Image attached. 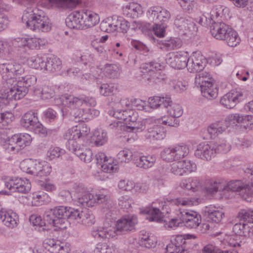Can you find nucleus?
<instances>
[{
    "label": "nucleus",
    "mask_w": 253,
    "mask_h": 253,
    "mask_svg": "<svg viewBox=\"0 0 253 253\" xmlns=\"http://www.w3.org/2000/svg\"><path fill=\"white\" fill-rule=\"evenodd\" d=\"M0 72L2 76L1 87L8 88L10 95L14 100H19L24 97L28 92V88L37 82V77L28 75L19 78L17 81L14 76L21 75L24 72V68L19 63L7 61L0 64Z\"/></svg>",
    "instance_id": "1"
},
{
    "label": "nucleus",
    "mask_w": 253,
    "mask_h": 253,
    "mask_svg": "<svg viewBox=\"0 0 253 253\" xmlns=\"http://www.w3.org/2000/svg\"><path fill=\"white\" fill-rule=\"evenodd\" d=\"M22 20L26 27L33 31L48 32L51 29V23L48 17L35 5L28 7L25 10Z\"/></svg>",
    "instance_id": "2"
},
{
    "label": "nucleus",
    "mask_w": 253,
    "mask_h": 253,
    "mask_svg": "<svg viewBox=\"0 0 253 253\" xmlns=\"http://www.w3.org/2000/svg\"><path fill=\"white\" fill-rule=\"evenodd\" d=\"M245 172L252 180L251 182H244L241 180H233L228 182L224 180V191L239 192V195L246 201H251L253 195V166L246 169Z\"/></svg>",
    "instance_id": "3"
},
{
    "label": "nucleus",
    "mask_w": 253,
    "mask_h": 253,
    "mask_svg": "<svg viewBox=\"0 0 253 253\" xmlns=\"http://www.w3.org/2000/svg\"><path fill=\"white\" fill-rule=\"evenodd\" d=\"M210 32L214 38L225 41L229 46L234 47L240 43L237 33L223 22L212 23Z\"/></svg>",
    "instance_id": "4"
},
{
    "label": "nucleus",
    "mask_w": 253,
    "mask_h": 253,
    "mask_svg": "<svg viewBox=\"0 0 253 253\" xmlns=\"http://www.w3.org/2000/svg\"><path fill=\"white\" fill-rule=\"evenodd\" d=\"M79 203L84 206L93 207L96 204H102L106 203L107 207L103 208V211L105 216L107 219H111L113 214L112 207L111 206L112 202L108 200L107 195L103 194H98L94 195L88 192L84 191L83 195H78Z\"/></svg>",
    "instance_id": "5"
},
{
    "label": "nucleus",
    "mask_w": 253,
    "mask_h": 253,
    "mask_svg": "<svg viewBox=\"0 0 253 253\" xmlns=\"http://www.w3.org/2000/svg\"><path fill=\"white\" fill-rule=\"evenodd\" d=\"M143 212L149 215L147 218L149 221L158 223L164 222L166 228L176 227L182 226L183 224V220L180 216V209L176 211L175 216L171 218L169 222L164 220V212L161 211L159 209L153 206L146 207Z\"/></svg>",
    "instance_id": "6"
},
{
    "label": "nucleus",
    "mask_w": 253,
    "mask_h": 253,
    "mask_svg": "<svg viewBox=\"0 0 253 253\" xmlns=\"http://www.w3.org/2000/svg\"><path fill=\"white\" fill-rule=\"evenodd\" d=\"M20 123L23 127L42 137H45L49 132L39 122L37 114L34 111H30L25 113L21 119Z\"/></svg>",
    "instance_id": "7"
},
{
    "label": "nucleus",
    "mask_w": 253,
    "mask_h": 253,
    "mask_svg": "<svg viewBox=\"0 0 253 253\" xmlns=\"http://www.w3.org/2000/svg\"><path fill=\"white\" fill-rule=\"evenodd\" d=\"M162 68L163 66L160 63L153 61L142 64L140 69L143 73L148 74L144 78L149 84H153L162 83L166 80L167 76L160 71Z\"/></svg>",
    "instance_id": "8"
},
{
    "label": "nucleus",
    "mask_w": 253,
    "mask_h": 253,
    "mask_svg": "<svg viewBox=\"0 0 253 253\" xmlns=\"http://www.w3.org/2000/svg\"><path fill=\"white\" fill-rule=\"evenodd\" d=\"M32 139L31 135L28 133L15 134L5 142V147L9 152H17L29 145Z\"/></svg>",
    "instance_id": "9"
},
{
    "label": "nucleus",
    "mask_w": 253,
    "mask_h": 253,
    "mask_svg": "<svg viewBox=\"0 0 253 253\" xmlns=\"http://www.w3.org/2000/svg\"><path fill=\"white\" fill-rule=\"evenodd\" d=\"M248 95L247 91L240 88L231 90L220 99V104L225 108L231 109Z\"/></svg>",
    "instance_id": "10"
},
{
    "label": "nucleus",
    "mask_w": 253,
    "mask_h": 253,
    "mask_svg": "<svg viewBox=\"0 0 253 253\" xmlns=\"http://www.w3.org/2000/svg\"><path fill=\"white\" fill-rule=\"evenodd\" d=\"M4 185L11 192L27 193L31 188L29 180H23L18 177L7 178L4 181Z\"/></svg>",
    "instance_id": "11"
},
{
    "label": "nucleus",
    "mask_w": 253,
    "mask_h": 253,
    "mask_svg": "<svg viewBox=\"0 0 253 253\" xmlns=\"http://www.w3.org/2000/svg\"><path fill=\"white\" fill-rule=\"evenodd\" d=\"M188 53L183 51L168 53L166 58V63L173 69L180 70L186 67Z\"/></svg>",
    "instance_id": "12"
},
{
    "label": "nucleus",
    "mask_w": 253,
    "mask_h": 253,
    "mask_svg": "<svg viewBox=\"0 0 253 253\" xmlns=\"http://www.w3.org/2000/svg\"><path fill=\"white\" fill-rule=\"evenodd\" d=\"M138 223L137 217L135 215H125L117 221L115 227L119 235L125 234L135 230Z\"/></svg>",
    "instance_id": "13"
},
{
    "label": "nucleus",
    "mask_w": 253,
    "mask_h": 253,
    "mask_svg": "<svg viewBox=\"0 0 253 253\" xmlns=\"http://www.w3.org/2000/svg\"><path fill=\"white\" fill-rule=\"evenodd\" d=\"M148 18L155 23L167 24L171 15L170 12L161 6H154L150 7L147 12Z\"/></svg>",
    "instance_id": "14"
},
{
    "label": "nucleus",
    "mask_w": 253,
    "mask_h": 253,
    "mask_svg": "<svg viewBox=\"0 0 253 253\" xmlns=\"http://www.w3.org/2000/svg\"><path fill=\"white\" fill-rule=\"evenodd\" d=\"M174 25L182 35H194L198 30L195 23L191 19L180 15L176 16L174 20Z\"/></svg>",
    "instance_id": "15"
},
{
    "label": "nucleus",
    "mask_w": 253,
    "mask_h": 253,
    "mask_svg": "<svg viewBox=\"0 0 253 253\" xmlns=\"http://www.w3.org/2000/svg\"><path fill=\"white\" fill-rule=\"evenodd\" d=\"M66 147L69 151L74 153L82 161L86 163L91 161L92 152L89 148L78 145V141L70 140L66 143Z\"/></svg>",
    "instance_id": "16"
},
{
    "label": "nucleus",
    "mask_w": 253,
    "mask_h": 253,
    "mask_svg": "<svg viewBox=\"0 0 253 253\" xmlns=\"http://www.w3.org/2000/svg\"><path fill=\"white\" fill-rule=\"evenodd\" d=\"M188 242L182 235L173 237L167 246L165 253H189L187 247Z\"/></svg>",
    "instance_id": "17"
},
{
    "label": "nucleus",
    "mask_w": 253,
    "mask_h": 253,
    "mask_svg": "<svg viewBox=\"0 0 253 253\" xmlns=\"http://www.w3.org/2000/svg\"><path fill=\"white\" fill-rule=\"evenodd\" d=\"M90 132L89 128L85 124H83L79 126H76L69 129L64 134V138L67 140V142L70 140L73 141H80L84 140Z\"/></svg>",
    "instance_id": "18"
},
{
    "label": "nucleus",
    "mask_w": 253,
    "mask_h": 253,
    "mask_svg": "<svg viewBox=\"0 0 253 253\" xmlns=\"http://www.w3.org/2000/svg\"><path fill=\"white\" fill-rule=\"evenodd\" d=\"M181 218L183 224L188 228L196 229L202 221L201 215L192 210H182L180 209Z\"/></svg>",
    "instance_id": "19"
},
{
    "label": "nucleus",
    "mask_w": 253,
    "mask_h": 253,
    "mask_svg": "<svg viewBox=\"0 0 253 253\" xmlns=\"http://www.w3.org/2000/svg\"><path fill=\"white\" fill-rule=\"evenodd\" d=\"M206 58L199 53H195L190 57L188 56L186 67L190 72L201 71L206 66Z\"/></svg>",
    "instance_id": "20"
},
{
    "label": "nucleus",
    "mask_w": 253,
    "mask_h": 253,
    "mask_svg": "<svg viewBox=\"0 0 253 253\" xmlns=\"http://www.w3.org/2000/svg\"><path fill=\"white\" fill-rule=\"evenodd\" d=\"M143 136L149 142L161 140L166 137V131L161 125H154L144 131Z\"/></svg>",
    "instance_id": "21"
},
{
    "label": "nucleus",
    "mask_w": 253,
    "mask_h": 253,
    "mask_svg": "<svg viewBox=\"0 0 253 253\" xmlns=\"http://www.w3.org/2000/svg\"><path fill=\"white\" fill-rule=\"evenodd\" d=\"M216 154L212 143L207 144L203 142L199 144L195 152L196 157L206 161L211 160Z\"/></svg>",
    "instance_id": "22"
},
{
    "label": "nucleus",
    "mask_w": 253,
    "mask_h": 253,
    "mask_svg": "<svg viewBox=\"0 0 253 253\" xmlns=\"http://www.w3.org/2000/svg\"><path fill=\"white\" fill-rule=\"evenodd\" d=\"M91 235L98 240L115 239L119 235L114 226L100 227L92 231Z\"/></svg>",
    "instance_id": "23"
},
{
    "label": "nucleus",
    "mask_w": 253,
    "mask_h": 253,
    "mask_svg": "<svg viewBox=\"0 0 253 253\" xmlns=\"http://www.w3.org/2000/svg\"><path fill=\"white\" fill-rule=\"evenodd\" d=\"M44 247L52 253H68L69 246L64 243L54 239H46L43 243Z\"/></svg>",
    "instance_id": "24"
},
{
    "label": "nucleus",
    "mask_w": 253,
    "mask_h": 253,
    "mask_svg": "<svg viewBox=\"0 0 253 253\" xmlns=\"http://www.w3.org/2000/svg\"><path fill=\"white\" fill-rule=\"evenodd\" d=\"M83 28L92 27L99 22V16L95 12L88 9L81 10Z\"/></svg>",
    "instance_id": "25"
},
{
    "label": "nucleus",
    "mask_w": 253,
    "mask_h": 253,
    "mask_svg": "<svg viewBox=\"0 0 253 253\" xmlns=\"http://www.w3.org/2000/svg\"><path fill=\"white\" fill-rule=\"evenodd\" d=\"M18 219L17 214L13 211L4 209L0 210V219L5 226L13 228L16 226Z\"/></svg>",
    "instance_id": "26"
},
{
    "label": "nucleus",
    "mask_w": 253,
    "mask_h": 253,
    "mask_svg": "<svg viewBox=\"0 0 253 253\" xmlns=\"http://www.w3.org/2000/svg\"><path fill=\"white\" fill-rule=\"evenodd\" d=\"M228 124L226 120H222L210 125L207 128V132L211 139H214L227 128Z\"/></svg>",
    "instance_id": "27"
},
{
    "label": "nucleus",
    "mask_w": 253,
    "mask_h": 253,
    "mask_svg": "<svg viewBox=\"0 0 253 253\" xmlns=\"http://www.w3.org/2000/svg\"><path fill=\"white\" fill-rule=\"evenodd\" d=\"M81 11H75L71 13L66 19V25L71 29H82V22Z\"/></svg>",
    "instance_id": "28"
},
{
    "label": "nucleus",
    "mask_w": 253,
    "mask_h": 253,
    "mask_svg": "<svg viewBox=\"0 0 253 253\" xmlns=\"http://www.w3.org/2000/svg\"><path fill=\"white\" fill-rule=\"evenodd\" d=\"M123 12L127 17L136 18L140 16L143 11L141 5L139 3L130 2L123 7Z\"/></svg>",
    "instance_id": "29"
},
{
    "label": "nucleus",
    "mask_w": 253,
    "mask_h": 253,
    "mask_svg": "<svg viewBox=\"0 0 253 253\" xmlns=\"http://www.w3.org/2000/svg\"><path fill=\"white\" fill-rule=\"evenodd\" d=\"M149 109H156L158 107H167L170 103V97L166 95L165 97L153 96L149 98Z\"/></svg>",
    "instance_id": "30"
},
{
    "label": "nucleus",
    "mask_w": 253,
    "mask_h": 253,
    "mask_svg": "<svg viewBox=\"0 0 253 253\" xmlns=\"http://www.w3.org/2000/svg\"><path fill=\"white\" fill-rule=\"evenodd\" d=\"M156 161L155 155L142 156L135 160V164L137 167L143 169H148L152 167Z\"/></svg>",
    "instance_id": "31"
},
{
    "label": "nucleus",
    "mask_w": 253,
    "mask_h": 253,
    "mask_svg": "<svg viewBox=\"0 0 253 253\" xmlns=\"http://www.w3.org/2000/svg\"><path fill=\"white\" fill-rule=\"evenodd\" d=\"M119 24V19L115 17H110L103 20L100 24V28L101 31L113 33L117 31V24Z\"/></svg>",
    "instance_id": "32"
},
{
    "label": "nucleus",
    "mask_w": 253,
    "mask_h": 253,
    "mask_svg": "<svg viewBox=\"0 0 253 253\" xmlns=\"http://www.w3.org/2000/svg\"><path fill=\"white\" fill-rule=\"evenodd\" d=\"M213 83V79L211 74L206 71H199L195 78V84L196 86L202 88V85L206 86Z\"/></svg>",
    "instance_id": "33"
},
{
    "label": "nucleus",
    "mask_w": 253,
    "mask_h": 253,
    "mask_svg": "<svg viewBox=\"0 0 253 253\" xmlns=\"http://www.w3.org/2000/svg\"><path fill=\"white\" fill-rule=\"evenodd\" d=\"M201 182L200 179L198 177H189L183 179L180 183L181 188L192 192L198 190L201 186Z\"/></svg>",
    "instance_id": "34"
},
{
    "label": "nucleus",
    "mask_w": 253,
    "mask_h": 253,
    "mask_svg": "<svg viewBox=\"0 0 253 253\" xmlns=\"http://www.w3.org/2000/svg\"><path fill=\"white\" fill-rule=\"evenodd\" d=\"M223 183L224 180L210 179L205 187V190L207 193L210 194H213L217 191H223L225 190V187Z\"/></svg>",
    "instance_id": "35"
},
{
    "label": "nucleus",
    "mask_w": 253,
    "mask_h": 253,
    "mask_svg": "<svg viewBox=\"0 0 253 253\" xmlns=\"http://www.w3.org/2000/svg\"><path fill=\"white\" fill-rule=\"evenodd\" d=\"M44 70L50 72H56L60 70L62 63L60 59L56 57L51 56L45 60Z\"/></svg>",
    "instance_id": "36"
},
{
    "label": "nucleus",
    "mask_w": 253,
    "mask_h": 253,
    "mask_svg": "<svg viewBox=\"0 0 253 253\" xmlns=\"http://www.w3.org/2000/svg\"><path fill=\"white\" fill-rule=\"evenodd\" d=\"M62 103L71 110L81 106L80 98L71 95L65 94L62 97Z\"/></svg>",
    "instance_id": "37"
},
{
    "label": "nucleus",
    "mask_w": 253,
    "mask_h": 253,
    "mask_svg": "<svg viewBox=\"0 0 253 253\" xmlns=\"http://www.w3.org/2000/svg\"><path fill=\"white\" fill-rule=\"evenodd\" d=\"M91 139L96 146H102L107 142V132L101 129H97L94 131Z\"/></svg>",
    "instance_id": "38"
},
{
    "label": "nucleus",
    "mask_w": 253,
    "mask_h": 253,
    "mask_svg": "<svg viewBox=\"0 0 253 253\" xmlns=\"http://www.w3.org/2000/svg\"><path fill=\"white\" fill-rule=\"evenodd\" d=\"M201 91L203 96L209 99L215 98L217 95L218 90L213 83L206 86L203 85Z\"/></svg>",
    "instance_id": "39"
},
{
    "label": "nucleus",
    "mask_w": 253,
    "mask_h": 253,
    "mask_svg": "<svg viewBox=\"0 0 253 253\" xmlns=\"http://www.w3.org/2000/svg\"><path fill=\"white\" fill-rule=\"evenodd\" d=\"M57 219H60L59 225L60 227L66 226L67 223V210L68 207L59 206L53 209Z\"/></svg>",
    "instance_id": "40"
},
{
    "label": "nucleus",
    "mask_w": 253,
    "mask_h": 253,
    "mask_svg": "<svg viewBox=\"0 0 253 253\" xmlns=\"http://www.w3.org/2000/svg\"><path fill=\"white\" fill-rule=\"evenodd\" d=\"M56 218H57V216L55 215L53 209L46 211L44 214L43 220L45 222H46L47 224L57 227L59 228H66V226L60 227L59 224L60 221V220H59V219Z\"/></svg>",
    "instance_id": "41"
},
{
    "label": "nucleus",
    "mask_w": 253,
    "mask_h": 253,
    "mask_svg": "<svg viewBox=\"0 0 253 253\" xmlns=\"http://www.w3.org/2000/svg\"><path fill=\"white\" fill-rule=\"evenodd\" d=\"M56 218H57V216L55 215L53 209L46 211L44 214L43 220L45 222H46L47 224L57 227L59 228H66V226L60 227L59 224L60 221V220H59V219Z\"/></svg>",
    "instance_id": "42"
},
{
    "label": "nucleus",
    "mask_w": 253,
    "mask_h": 253,
    "mask_svg": "<svg viewBox=\"0 0 253 253\" xmlns=\"http://www.w3.org/2000/svg\"><path fill=\"white\" fill-rule=\"evenodd\" d=\"M34 92L37 95H40L41 98L43 100H49L55 95L54 90L48 85L43 86L41 90L36 89L34 90Z\"/></svg>",
    "instance_id": "43"
},
{
    "label": "nucleus",
    "mask_w": 253,
    "mask_h": 253,
    "mask_svg": "<svg viewBox=\"0 0 253 253\" xmlns=\"http://www.w3.org/2000/svg\"><path fill=\"white\" fill-rule=\"evenodd\" d=\"M216 154L226 153L230 151V145L224 139H219L212 143Z\"/></svg>",
    "instance_id": "44"
},
{
    "label": "nucleus",
    "mask_w": 253,
    "mask_h": 253,
    "mask_svg": "<svg viewBox=\"0 0 253 253\" xmlns=\"http://www.w3.org/2000/svg\"><path fill=\"white\" fill-rule=\"evenodd\" d=\"M207 217L213 222L218 223L221 221L224 213L221 210L208 209L206 211Z\"/></svg>",
    "instance_id": "45"
},
{
    "label": "nucleus",
    "mask_w": 253,
    "mask_h": 253,
    "mask_svg": "<svg viewBox=\"0 0 253 253\" xmlns=\"http://www.w3.org/2000/svg\"><path fill=\"white\" fill-rule=\"evenodd\" d=\"M169 206L180 205L184 206H191L195 205L197 201L194 198H179L175 199H171L168 202Z\"/></svg>",
    "instance_id": "46"
},
{
    "label": "nucleus",
    "mask_w": 253,
    "mask_h": 253,
    "mask_svg": "<svg viewBox=\"0 0 253 253\" xmlns=\"http://www.w3.org/2000/svg\"><path fill=\"white\" fill-rule=\"evenodd\" d=\"M203 253H238L237 250H222L213 243H209L203 248Z\"/></svg>",
    "instance_id": "47"
},
{
    "label": "nucleus",
    "mask_w": 253,
    "mask_h": 253,
    "mask_svg": "<svg viewBox=\"0 0 253 253\" xmlns=\"http://www.w3.org/2000/svg\"><path fill=\"white\" fill-rule=\"evenodd\" d=\"M65 153V151L58 147H50L47 150L46 154V159L51 161L58 158Z\"/></svg>",
    "instance_id": "48"
},
{
    "label": "nucleus",
    "mask_w": 253,
    "mask_h": 253,
    "mask_svg": "<svg viewBox=\"0 0 253 253\" xmlns=\"http://www.w3.org/2000/svg\"><path fill=\"white\" fill-rule=\"evenodd\" d=\"M167 109V112L170 116H173L177 118L180 117L183 114V110L179 104L172 103L170 99V103L167 107H165Z\"/></svg>",
    "instance_id": "49"
},
{
    "label": "nucleus",
    "mask_w": 253,
    "mask_h": 253,
    "mask_svg": "<svg viewBox=\"0 0 253 253\" xmlns=\"http://www.w3.org/2000/svg\"><path fill=\"white\" fill-rule=\"evenodd\" d=\"M161 158L167 162H172L176 161L174 148L169 147L163 149L161 152Z\"/></svg>",
    "instance_id": "50"
},
{
    "label": "nucleus",
    "mask_w": 253,
    "mask_h": 253,
    "mask_svg": "<svg viewBox=\"0 0 253 253\" xmlns=\"http://www.w3.org/2000/svg\"><path fill=\"white\" fill-rule=\"evenodd\" d=\"M181 46V43L179 39H170L168 41H165L162 43L161 48L167 50H173L178 48Z\"/></svg>",
    "instance_id": "51"
},
{
    "label": "nucleus",
    "mask_w": 253,
    "mask_h": 253,
    "mask_svg": "<svg viewBox=\"0 0 253 253\" xmlns=\"http://www.w3.org/2000/svg\"><path fill=\"white\" fill-rule=\"evenodd\" d=\"M173 148L176 161L185 157L189 153V147L185 144L177 145Z\"/></svg>",
    "instance_id": "52"
},
{
    "label": "nucleus",
    "mask_w": 253,
    "mask_h": 253,
    "mask_svg": "<svg viewBox=\"0 0 253 253\" xmlns=\"http://www.w3.org/2000/svg\"><path fill=\"white\" fill-rule=\"evenodd\" d=\"M94 253H115L113 245L106 243H99L94 250Z\"/></svg>",
    "instance_id": "53"
},
{
    "label": "nucleus",
    "mask_w": 253,
    "mask_h": 253,
    "mask_svg": "<svg viewBox=\"0 0 253 253\" xmlns=\"http://www.w3.org/2000/svg\"><path fill=\"white\" fill-rule=\"evenodd\" d=\"M119 68L116 64H107L104 68L105 75L109 78H115L119 75Z\"/></svg>",
    "instance_id": "54"
},
{
    "label": "nucleus",
    "mask_w": 253,
    "mask_h": 253,
    "mask_svg": "<svg viewBox=\"0 0 253 253\" xmlns=\"http://www.w3.org/2000/svg\"><path fill=\"white\" fill-rule=\"evenodd\" d=\"M29 65L36 69L44 70L45 59L39 56L31 57L28 61Z\"/></svg>",
    "instance_id": "55"
},
{
    "label": "nucleus",
    "mask_w": 253,
    "mask_h": 253,
    "mask_svg": "<svg viewBox=\"0 0 253 253\" xmlns=\"http://www.w3.org/2000/svg\"><path fill=\"white\" fill-rule=\"evenodd\" d=\"M70 114L74 118L75 122H84L86 121V115L85 110L84 109H79L76 108L70 112Z\"/></svg>",
    "instance_id": "56"
},
{
    "label": "nucleus",
    "mask_w": 253,
    "mask_h": 253,
    "mask_svg": "<svg viewBox=\"0 0 253 253\" xmlns=\"http://www.w3.org/2000/svg\"><path fill=\"white\" fill-rule=\"evenodd\" d=\"M38 39L36 38H18L17 42L21 43V45L28 46L31 49H34L38 46ZM18 46H20L19 45Z\"/></svg>",
    "instance_id": "57"
},
{
    "label": "nucleus",
    "mask_w": 253,
    "mask_h": 253,
    "mask_svg": "<svg viewBox=\"0 0 253 253\" xmlns=\"http://www.w3.org/2000/svg\"><path fill=\"white\" fill-rule=\"evenodd\" d=\"M101 168L103 171L107 173L116 172L119 169L118 165L114 163L113 160L111 158H109L108 160H106V163H104Z\"/></svg>",
    "instance_id": "58"
},
{
    "label": "nucleus",
    "mask_w": 253,
    "mask_h": 253,
    "mask_svg": "<svg viewBox=\"0 0 253 253\" xmlns=\"http://www.w3.org/2000/svg\"><path fill=\"white\" fill-rule=\"evenodd\" d=\"M183 174L195 172L197 169V165L192 161L189 160L180 161Z\"/></svg>",
    "instance_id": "59"
},
{
    "label": "nucleus",
    "mask_w": 253,
    "mask_h": 253,
    "mask_svg": "<svg viewBox=\"0 0 253 253\" xmlns=\"http://www.w3.org/2000/svg\"><path fill=\"white\" fill-rule=\"evenodd\" d=\"M228 245L230 247H234L233 250H237L239 253V248L243 247L245 243L241 240V237L238 235L231 236L228 238L227 241Z\"/></svg>",
    "instance_id": "60"
},
{
    "label": "nucleus",
    "mask_w": 253,
    "mask_h": 253,
    "mask_svg": "<svg viewBox=\"0 0 253 253\" xmlns=\"http://www.w3.org/2000/svg\"><path fill=\"white\" fill-rule=\"evenodd\" d=\"M14 120V115L11 112H5L0 114V128L7 126Z\"/></svg>",
    "instance_id": "61"
},
{
    "label": "nucleus",
    "mask_w": 253,
    "mask_h": 253,
    "mask_svg": "<svg viewBox=\"0 0 253 253\" xmlns=\"http://www.w3.org/2000/svg\"><path fill=\"white\" fill-rule=\"evenodd\" d=\"M80 221L84 225L90 226L95 223V217L92 213L85 210L82 211V215Z\"/></svg>",
    "instance_id": "62"
},
{
    "label": "nucleus",
    "mask_w": 253,
    "mask_h": 253,
    "mask_svg": "<svg viewBox=\"0 0 253 253\" xmlns=\"http://www.w3.org/2000/svg\"><path fill=\"white\" fill-rule=\"evenodd\" d=\"M132 152L128 149L120 151L117 154V158L121 162L128 163L132 159Z\"/></svg>",
    "instance_id": "63"
},
{
    "label": "nucleus",
    "mask_w": 253,
    "mask_h": 253,
    "mask_svg": "<svg viewBox=\"0 0 253 253\" xmlns=\"http://www.w3.org/2000/svg\"><path fill=\"white\" fill-rule=\"evenodd\" d=\"M237 217L245 221L247 220L249 222L253 223V210H241L238 213Z\"/></svg>",
    "instance_id": "64"
}]
</instances>
